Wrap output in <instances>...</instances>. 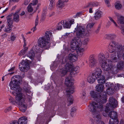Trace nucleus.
<instances>
[{
    "label": "nucleus",
    "mask_w": 124,
    "mask_h": 124,
    "mask_svg": "<svg viewBox=\"0 0 124 124\" xmlns=\"http://www.w3.org/2000/svg\"><path fill=\"white\" fill-rule=\"evenodd\" d=\"M74 20H71L69 21H67L65 20H62V22L63 27L64 28H70L71 25L73 24Z\"/></svg>",
    "instance_id": "nucleus-14"
},
{
    "label": "nucleus",
    "mask_w": 124,
    "mask_h": 124,
    "mask_svg": "<svg viewBox=\"0 0 124 124\" xmlns=\"http://www.w3.org/2000/svg\"><path fill=\"white\" fill-rule=\"evenodd\" d=\"M24 86L23 87L24 91L27 93L30 94L31 93V92L30 90V87L29 85H28V83L24 82L23 84Z\"/></svg>",
    "instance_id": "nucleus-24"
},
{
    "label": "nucleus",
    "mask_w": 124,
    "mask_h": 124,
    "mask_svg": "<svg viewBox=\"0 0 124 124\" xmlns=\"http://www.w3.org/2000/svg\"><path fill=\"white\" fill-rule=\"evenodd\" d=\"M116 8L117 9H121L122 7V5L120 3H116L115 5Z\"/></svg>",
    "instance_id": "nucleus-44"
},
{
    "label": "nucleus",
    "mask_w": 124,
    "mask_h": 124,
    "mask_svg": "<svg viewBox=\"0 0 124 124\" xmlns=\"http://www.w3.org/2000/svg\"><path fill=\"white\" fill-rule=\"evenodd\" d=\"M102 93V92L101 94L100 92L94 91H92L90 93L91 97L94 99L96 101L99 102V103H104L107 101V95L105 93L104 94Z\"/></svg>",
    "instance_id": "nucleus-5"
},
{
    "label": "nucleus",
    "mask_w": 124,
    "mask_h": 124,
    "mask_svg": "<svg viewBox=\"0 0 124 124\" xmlns=\"http://www.w3.org/2000/svg\"><path fill=\"white\" fill-rule=\"evenodd\" d=\"M29 2L28 1V0H26L25 1L24 3L25 5H27L28 4Z\"/></svg>",
    "instance_id": "nucleus-62"
},
{
    "label": "nucleus",
    "mask_w": 124,
    "mask_h": 124,
    "mask_svg": "<svg viewBox=\"0 0 124 124\" xmlns=\"http://www.w3.org/2000/svg\"><path fill=\"white\" fill-rule=\"evenodd\" d=\"M69 58L70 61L74 62L77 60V58L75 55L70 54H69Z\"/></svg>",
    "instance_id": "nucleus-29"
},
{
    "label": "nucleus",
    "mask_w": 124,
    "mask_h": 124,
    "mask_svg": "<svg viewBox=\"0 0 124 124\" xmlns=\"http://www.w3.org/2000/svg\"><path fill=\"white\" fill-rule=\"evenodd\" d=\"M17 98L19 99L18 101H19L20 99H19V98H18V97H16L15 100V101H14L13 98L11 97H10L9 98V100L11 103H12L13 104H15L16 103L17 104V102L16 101V99Z\"/></svg>",
    "instance_id": "nucleus-38"
},
{
    "label": "nucleus",
    "mask_w": 124,
    "mask_h": 124,
    "mask_svg": "<svg viewBox=\"0 0 124 124\" xmlns=\"http://www.w3.org/2000/svg\"><path fill=\"white\" fill-rule=\"evenodd\" d=\"M115 91L114 89L110 87L108 88L107 89L106 92L109 95H112L114 93Z\"/></svg>",
    "instance_id": "nucleus-31"
},
{
    "label": "nucleus",
    "mask_w": 124,
    "mask_h": 124,
    "mask_svg": "<svg viewBox=\"0 0 124 124\" xmlns=\"http://www.w3.org/2000/svg\"><path fill=\"white\" fill-rule=\"evenodd\" d=\"M13 20L16 23H18L20 21L19 19V16L18 14H13Z\"/></svg>",
    "instance_id": "nucleus-32"
},
{
    "label": "nucleus",
    "mask_w": 124,
    "mask_h": 124,
    "mask_svg": "<svg viewBox=\"0 0 124 124\" xmlns=\"http://www.w3.org/2000/svg\"><path fill=\"white\" fill-rule=\"evenodd\" d=\"M38 22L39 18L38 17V15H37L35 20V24L36 25V26H37L38 25Z\"/></svg>",
    "instance_id": "nucleus-53"
},
{
    "label": "nucleus",
    "mask_w": 124,
    "mask_h": 124,
    "mask_svg": "<svg viewBox=\"0 0 124 124\" xmlns=\"http://www.w3.org/2000/svg\"><path fill=\"white\" fill-rule=\"evenodd\" d=\"M20 109L21 111H22L23 112H24L25 111L26 109H24L22 108V107H20Z\"/></svg>",
    "instance_id": "nucleus-60"
},
{
    "label": "nucleus",
    "mask_w": 124,
    "mask_h": 124,
    "mask_svg": "<svg viewBox=\"0 0 124 124\" xmlns=\"http://www.w3.org/2000/svg\"><path fill=\"white\" fill-rule=\"evenodd\" d=\"M28 11L29 12H31L33 11V9L31 7V5L29 4L27 7Z\"/></svg>",
    "instance_id": "nucleus-46"
},
{
    "label": "nucleus",
    "mask_w": 124,
    "mask_h": 124,
    "mask_svg": "<svg viewBox=\"0 0 124 124\" xmlns=\"http://www.w3.org/2000/svg\"><path fill=\"white\" fill-rule=\"evenodd\" d=\"M38 0H33L32 1V2L30 4L31 5V4L33 5H35L38 3Z\"/></svg>",
    "instance_id": "nucleus-51"
},
{
    "label": "nucleus",
    "mask_w": 124,
    "mask_h": 124,
    "mask_svg": "<svg viewBox=\"0 0 124 124\" xmlns=\"http://www.w3.org/2000/svg\"><path fill=\"white\" fill-rule=\"evenodd\" d=\"M13 13H11L10 14L8 15L6 17L7 19V23L8 25H9L10 26H11L13 23V21L12 19V16Z\"/></svg>",
    "instance_id": "nucleus-19"
},
{
    "label": "nucleus",
    "mask_w": 124,
    "mask_h": 124,
    "mask_svg": "<svg viewBox=\"0 0 124 124\" xmlns=\"http://www.w3.org/2000/svg\"><path fill=\"white\" fill-rule=\"evenodd\" d=\"M93 115V117L95 122L97 124H98L101 122V117L100 112H98Z\"/></svg>",
    "instance_id": "nucleus-17"
},
{
    "label": "nucleus",
    "mask_w": 124,
    "mask_h": 124,
    "mask_svg": "<svg viewBox=\"0 0 124 124\" xmlns=\"http://www.w3.org/2000/svg\"><path fill=\"white\" fill-rule=\"evenodd\" d=\"M27 122V119L25 117H21L18 119V124H26Z\"/></svg>",
    "instance_id": "nucleus-25"
},
{
    "label": "nucleus",
    "mask_w": 124,
    "mask_h": 124,
    "mask_svg": "<svg viewBox=\"0 0 124 124\" xmlns=\"http://www.w3.org/2000/svg\"><path fill=\"white\" fill-rule=\"evenodd\" d=\"M73 68V66L71 63L70 62H68L66 63L65 67V69L68 71H70Z\"/></svg>",
    "instance_id": "nucleus-27"
},
{
    "label": "nucleus",
    "mask_w": 124,
    "mask_h": 124,
    "mask_svg": "<svg viewBox=\"0 0 124 124\" xmlns=\"http://www.w3.org/2000/svg\"><path fill=\"white\" fill-rule=\"evenodd\" d=\"M95 75H96V79L99 83L104 84L105 82V78L104 76L101 75L102 71L99 68H97L95 70Z\"/></svg>",
    "instance_id": "nucleus-11"
},
{
    "label": "nucleus",
    "mask_w": 124,
    "mask_h": 124,
    "mask_svg": "<svg viewBox=\"0 0 124 124\" xmlns=\"http://www.w3.org/2000/svg\"><path fill=\"white\" fill-rule=\"evenodd\" d=\"M96 79V75H95V73H93L91 75L88 77L87 80L89 83L92 84L94 82Z\"/></svg>",
    "instance_id": "nucleus-21"
},
{
    "label": "nucleus",
    "mask_w": 124,
    "mask_h": 124,
    "mask_svg": "<svg viewBox=\"0 0 124 124\" xmlns=\"http://www.w3.org/2000/svg\"><path fill=\"white\" fill-rule=\"evenodd\" d=\"M29 64L28 63L26 62L23 60L21 62V64L19 65V69L22 72L26 71L29 69ZM25 73L24 72H21L20 73V75L21 79L23 78L24 76Z\"/></svg>",
    "instance_id": "nucleus-9"
},
{
    "label": "nucleus",
    "mask_w": 124,
    "mask_h": 124,
    "mask_svg": "<svg viewBox=\"0 0 124 124\" xmlns=\"http://www.w3.org/2000/svg\"><path fill=\"white\" fill-rule=\"evenodd\" d=\"M105 1L107 6L108 7H109L110 6V3L109 0H105Z\"/></svg>",
    "instance_id": "nucleus-56"
},
{
    "label": "nucleus",
    "mask_w": 124,
    "mask_h": 124,
    "mask_svg": "<svg viewBox=\"0 0 124 124\" xmlns=\"http://www.w3.org/2000/svg\"><path fill=\"white\" fill-rule=\"evenodd\" d=\"M117 67L119 69L123 68L124 67V62L123 61H120L117 65Z\"/></svg>",
    "instance_id": "nucleus-36"
},
{
    "label": "nucleus",
    "mask_w": 124,
    "mask_h": 124,
    "mask_svg": "<svg viewBox=\"0 0 124 124\" xmlns=\"http://www.w3.org/2000/svg\"><path fill=\"white\" fill-rule=\"evenodd\" d=\"M13 27V25L11 26H10L9 25H8L5 27V29L4 30L5 32H6L9 33L12 30V28Z\"/></svg>",
    "instance_id": "nucleus-37"
},
{
    "label": "nucleus",
    "mask_w": 124,
    "mask_h": 124,
    "mask_svg": "<svg viewBox=\"0 0 124 124\" xmlns=\"http://www.w3.org/2000/svg\"><path fill=\"white\" fill-rule=\"evenodd\" d=\"M18 100L19 99L18 98L16 100L17 104L19 105L20 106V107H22L24 109H26L27 106L25 104H23L24 100L23 97L20 99L19 101H18Z\"/></svg>",
    "instance_id": "nucleus-18"
},
{
    "label": "nucleus",
    "mask_w": 124,
    "mask_h": 124,
    "mask_svg": "<svg viewBox=\"0 0 124 124\" xmlns=\"http://www.w3.org/2000/svg\"><path fill=\"white\" fill-rule=\"evenodd\" d=\"M92 5L93 7H97L98 6L99 4L98 2H95L92 3Z\"/></svg>",
    "instance_id": "nucleus-57"
},
{
    "label": "nucleus",
    "mask_w": 124,
    "mask_h": 124,
    "mask_svg": "<svg viewBox=\"0 0 124 124\" xmlns=\"http://www.w3.org/2000/svg\"><path fill=\"white\" fill-rule=\"evenodd\" d=\"M25 49H23L22 50H21L20 51L22 53V54H24V53H25Z\"/></svg>",
    "instance_id": "nucleus-61"
},
{
    "label": "nucleus",
    "mask_w": 124,
    "mask_h": 124,
    "mask_svg": "<svg viewBox=\"0 0 124 124\" xmlns=\"http://www.w3.org/2000/svg\"><path fill=\"white\" fill-rule=\"evenodd\" d=\"M21 79L20 76L16 75L13 77L11 79V81L9 84L20 85L21 82L20 81L19 79Z\"/></svg>",
    "instance_id": "nucleus-12"
},
{
    "label": "nucleus",
    "mask_w": 124,
    "mask_h": 124,
    "mask_svg": "<svg viewBox=\"0 0 124 124\" xmlns=\"http://www.w3.org/2000/svg\"><path fill=\"white\" fill-rule=\"evenodd\" d=\"M99 83V84H98L95 87L96 91L100 92L101 94V92H103V94H104L105 93L106 94L105 91H104V92H103V90L104 89L103 85L104 84Z\"/></svg>",
    "instance_id": "nucleus-16"
},
{
    "label": "nucleus",
    "mask_w": 124,
    "mask_h": 124,
    "mask_svg": "<svg viewBox=\"0 0 124 124\" xmlns=\"http://www.w3.org/2000/svg\"><path fill=\"white\" fill-rule=\"evenodd\" d=\"M116 35L114 34H110V39H113L116 38Z\"/></svg>",
    "instance_id": "nucleus-58"
},
{
    "label": "nucleus",
    "mask_w": 124,
    "mask_h": 124,
    "mask_svg": "<svg viewBox=\"0 0 124 124\" xmlns=\"http://www.w3.org/2000/svg\"><path fill=\"white\" fill-rule=\"evenodd\" d=\"M122 87L121 85L119 84H117L114 87L115 89V90H118L119 89Z\"/></svg>",
    "instance_id": "nucleus-45"
},
{
    "label": "nucleus",
    "mask_w": 124,
    "mask_h": 124,
    "mask_svg": "<svg viewBox=\"0 0 124 124\" xmlns=\"http://www.w3.org/2000/svg\"><path fill=\"white\" fill-rule=\"evenodd\" d=\"M52 36V33L51 31H46L44 36L42 37L50 41V38Z\"/></svg>",
    "instance_id": "nucleus-23"
},
{
    "label": "nucleus",
    "mask_w": 124,
    "mask_h": 124,
    "mask_svg": "<svg viewBox=\"0 0 124 124\" xmlns=\"http://www.w3.org/2000/svg\"><path fill=\"white\" fill-rule=\"evenodd\" d=\"M101 28L100 26H99L97 28V29H96L95 31V32L97 34L99 33V31Z\"/></svg>",
    "instance_id": "nucleus-59"
},
{
    "label": "nucleus",
    "mask_w": 124,
    "mask_h": 124,
    "mask_svg": "<svg viewBox=\"0 0 124 124\" xmlns=\"http://www.w3.org/2000/svg\"><path fill=\"white\" fill-rule=\"evenodd\" d=\"M76 110L75 107H73L71 109L70 114L72 117L74 116V114Z\"/></svg>",
    "instance_id": "nucleus-43"
},
{
    "label": "nucleus",
    "mask_w": 124,
    "mask_h": 124,
    "mask_svg": "<svg viewBox=\"0 0 124 124\" xmlns=\"http://www.w3.org/2000/svg\"><path fill=\"white\" fill-rule=\"evenodd\" d=\"M102 104L97 101H93L89 105L88 109L93 115L100 112L103 110Z\"/></svg>",
    "instance_id": "nucleus-6"
},
{
    "label": "nucleus",
    "mask_w": 124,
    "mask_h": 124,
    "mask_svg": "<svg viewBox=\"0 0 124 124\" xmlns=\"http://www.w3.org/2000/svg\"><path fill=\"white\" fill-rule=\"evenodd\" d=\"M74 32H76V36L71 41V48L73 50H77L78 47L80 46L81 43L79 38L83 36L85 34V29L83 26L77 25L75 28Z\"/></svg>",
    "instance_id": "nucleus-2"
},
{
    "label": "nucleus",
    "mask_w": 124,
    "mask_h": 124,
    "mask_svg": "<svg viewBox=\"0 0 124 124\" xmlns=\"http://www.w3.org/2000/svg\"><path fill=\"white\" fill-rule=\"evenodd\" d=\"M35 55V52L32 50H31L27 54L28 56L31 59L34 58Z\"/></svg>",
    "instance_id": "nucleus-33"
},
{
    "label": "nucleus",
    "mask_w": 124,
    "mask_h": 124,
    "mask_svg": "<svg viewBox=\"0 0 124 124\" xmlns=\"http://www.w3.org/2000/svg\"><path fill=\"white\" fill-rule=\"evenodd\" d=\"M49 1L50 3L48 6V8L50 9H52L53 8L55 5V0H49Z\"/></svg>",
    "instance_id": "nucleus-30"
},
{
    "label": "nucleus",
    "mask_w": 124,
    "mask_h": 124,
    "mask_svg": "<svg viewBox=\"0 0 124 124\" xmlns=\"http://www.w3.org/2000/svg\"><path fill=\"white\" fill-rule=\"evenodd\" d=\"M68 72L66 70H62L60 72V75L61 77L65 76Z\"/></svg>",
    "instance_id": "nucleus-42"
},
{
    "label": "nucleus",
    "mask_w": 124,
    "mask_h": 124,
    "mask_svg": "<svg viewBox=\"0 0 124 124\" xmlns=\"http://www.w3.org/2000/svg\"><path fill=\"white\" fill-rule=\"evenodd\" d=\"M93 6L92 3V2L89 3L88 4L85 6V8H90Z\"/></svg>",
    "instance_id": "nucleus-48"
},
{
    "label": "nucleus",
    "mask_w": 124,
    "mask_h": 124,
    "mask_svg": "<svg viewBox=\"0 0 124 124\" xmlns=\"http://www.w3.org/2000/svg\"><path fill=\"white\" fill-rule=\"evenodd\" d=\"M108 116L111 118L109 119V124H118L119 122L117 112L114 111H112L109 113Z\"/></svg>",
    "instance_id": "nucleus-10"
},
{
    "label": "nucleus",
    "mask_w": 124,
    "mask_h": 124,
    "mask_svg": "<svg viewBox=\"0 0 124 124\" xmlns=\"http://www.w3.org/2000/svg\"><path fill=\"white\" fill-rule=\"evenodd\" d=\"M104 38L105 39H110V34L105 35L104 37Z\"/></svg>",
    "instance_id": "nucleus-49"
},
{
    "label": "nucleus",
    "mask_w": 124,
    "mask_h": 124,
    "mask_svg": "<svg viewBox=\"0 0 124 124\" xmlns=\"http://www.w3.org/2000/svg\"><path fill=\"white\" fill-rule=\"evenodd\" d=\"M77 52V54L78 55L81 56L83 54V52L84 51V49L80 47V46L78 47Z\"/></svg>",
    "instance_id": "nucleus-35"
},
{
    "label": "nucleus",
    "mask_w": 124,
    "mask_h": 124,
    "mask_svg": "<svg viewBox=\"0 0 124 124\" xmlns=\"http://www.w3.org/2000/svg\"><path fill=\"white\" fill-rule=\"evenodd\" d=\"M94 18L95 20L100 19L103 15V13L102 11L99 10L97 11L94 14Z\"/></svg>",
    "instance_id": "nucleus-22"
},
{
    "label": "nucleus",
    "mask_w": 124,
    "mask_h": 124,
    "mask_svg": "<svg viewBox=\"0 0 124 124\" xmlns=\"http://www.w3.org/2000/svg\"><path fill=\"white\" fill-rule=\"evenodd\" d=\"M46 39L41 37L39 38L38 40V45L41 48H45L46 49H48L50 47V43Z\"/></svg>",
    "instance_id": "nucleus-8"
},
{
    "label": "nucleus",
    "mask_w": 124,
    "mask_h": 124,
    "mask_svg": "<svg viewBox=\"0 0 124 124\" xmlns=\"http://www.w3.org/2000/svg\"><path fill=\"white\" fill-rule=\"evenodd\" d=\"M62 21L60 22L58 24L57 27V29L58 30H60L62 28L63 25Z\"/></svg>",
    "instance_id": "nucleus-39"
},
{
    "label": "nucleus",
    "mask_w": 124,
    "mask_h": 124,
    "mask_svg": "<svg viewBox=\"0 0 124 124\" xmlns=\"http://www.w3.org/2000/svg\"><path fill=\"white\" fill-rule=\"evenodd\" d=\"M117 23L118 24L124 25V17L121 16L118 18Z\"/></svg>",
    "instance_id": "nucleus-34"
},
{
    "label": "nucleus",
    "mask_w": 124,
    "mask_h": 124,
    "mask_svg": "<svg viewBox=\"0 0 124 124\" xmlns=\"http://www.w3.org/2000/svg\"><path fill=\"white\" fill-rule=\"evenodd\" d=\"M94 23H88L86 25V30H87L86 35L87 36L90 33L89 31H90V29L94 25Z\"/></svg>",
    "instance_id": "nucleus-26"
},
{
    "label": "nucleus",
    "mask_w": 124,
    "mask_h": 124,
    "mask_svg": "<svg viewBox=\"0 0 124 124\" xmlns=\"http://www.w3.org/2000/svg\"><path fill=\"white\" fill-rule=\"evenodd\" d=\"M117 43L114 41H112L109 43L108 46V50L110 53H112L110 57V61L112 62H117L118 59L117 58L116 56L119 58L121 55H120L119 57L117 56L116 51L117 49Z\"/></svg>",
    "instance_id": "nucleus-4"
},
{
    "label": "nucleus",
    "mask_w": 124,
    "mask_h": 124,
    "mask_svg": "<svg viewBox=\"0 0 124 124\" xmlns=\"http://www.w3.org/2000/svg\"><path fill=\"white\" fill-rule=\"evenodd\" d=\"M112 108L111 106L110 105V104L109 103H107L106 104V109L105 111L106 112H108L110 110L111 108Z\"/></svg>",
    "instance_id": "nucleus-40"
},
{
    "label": "nucleus",
    "mask_w": 124,
    "mask_h": 124,
    "mask_svg": "<svg viewBox=\"0 0 124 124\" xmlns=\"http://www.w3.org/2000/svg\"><path fill=\"white\" fill-rule=\"evenodd\" d=\"M121 29L122 30L121 32L124 35V25H121Z\"/></svg>",
    "instance_id": "nucleus-54"
},
{
    "label": "nucleus",
    "mask_w": 124,
    "mask_h": 124,
    "mask_svg": "<svg viewBox=\"0 0 124 124\" xmlns=\"http://www.w3.org/2000/svg\"><path fill=\"white\" fill-rule=\"evenodd\" d=\"M20 85L9 84L11 89L13 91L12 92L13 95L16 97H18L19 99H20L23 97L21 92L22 89L19 86Z\"/></svg>",
    "instance_id": "nucleus-7"
},
{
    "label": "nucleus",
    "mask_w": 124,
    "mask_h": 124,
    "mask_svg": "<svg viewBox=\"0 0 124 124\" xmlns=\"http://www.w3.org/2000/svg\"><path fill=\"white\" fill-rule=\"evenodd\" d=\"M109 56V54L108 52H106L105 54L102 53H100L98 56V59L101 63L102 68L103 70L106 71V76L108 78H111L112 75L115 74V69L116 68L112 64H109V60H108V62L106 61Z\"/></svg>",
    "instance_id": "nucleus-1"
},
{
    "label": "nucleus",
    "mask_w": 124,
    "mask_h": 124,
    "mask_svg": "<svg viewBox=\"0 0 124 124\" xmlns=\"http://www.w3.org/2000/svg\"><path fill=\"white\" fill-rule=\"evenodd\" d=\"M109 102L111 107L115 108L116 107L117 104V102L116 99L112 97H111L109 98Z\"/></svg>",
    "instance_id": "nucleus-20"
},
{
    "label": "nucleus",
    "mask_w": 124,
    "mask_h": 124,
    "mask_svg": "<svg viewBox=\"0 0 124 124\" xmlns=\"http://www.w3.org/2000/svg\"><path fill=\"white\" fill-rule=\"evenodd\" d=\"M79 69V67L78 66H76L73 68V70L70 73L71 75H73V73L75 74L76 73V72Z\"/></svg>",
    "instance_id": "nucleus-41"
},
{
    "label": "nucleus",
    "mask_w": 124,
    "mask_h": 124,
    "mask_svg": "<svg viewBox=\"0 0 124 124\" xmlns=\"http://www.w3.org/2000/svg\"><path fill=\"white\" fill-rule=\"evenodd\" d=\"M64 6V1L63 0H59L57 2L56 7L57 8H62Z\"/></svg>",
    "instance_id": "nucleus-28"
},
{
    "label": "nucleus",
    "mask_w": 124,
    "mask_h": 124,
    "mask_svg": "<svg viewBox=\"0 0 124 124\" xmlns=\"http://www.w3.org/2000/svg\"><path fill=\"white\" fill-rule=\"evenodd\" d=\"M12 108L11 106H10L6 108L4 110V112L6 113H7L8 112L10 111Z\"/></svg>",
    "instance_id": "nucleus-50"
},
{
    "label": "nucleus",
    "mask_w": 124,
    "mask_h": 124,
    "mask_svg": "<svg viewBox=\"0 0 124 124\" xmlns=\"http://www.w3.org/2000/svg\"><path fill=\"white\" fill-rule=\"evenodd\" d=\"M89 41V39L88 38H86L83 41V43L84 45H86L87 44Z\"/></svg>",
    "instance_id": "nucleus-47"
},
{
    "label": "nucleus",
    "mask_w": 124,
    "mask_h": 124,
    "mask_svg": "<svg viewBox=\"0 0 124 124\" xmlns=\"http://www.w3.org/2000/svg\"><path fill=\"white\" fill-rule=\"evenodd\" d=\"M97 63V60H96L94 56L92 55L90 57L89 65L90 67L92 68L95 66L96 65Z\"/></svg>",
    "instance_id": "nucleus-15"
},
{
    "label": "nucleus",
    "mask_w": 124,
    "mask_h": 124,
    "mask_svg": "<svg viewBox=\"0 0 124 124\" xmlns=\"http://www.w3.org/2000/svg\"><path fill=\"white\" fill-rule=\"evenodd\" d=\"M116 52L117 56L119 57L122 54L124 58V45L123 46L121 45H118Z\"/></svg>",
    "instance_id": "nucleus-13"
},
{
    "label": "nucleus",
    "mask_w": 124,
    "mask_h": 124,
    "mask_svg": "<svg viewBox=\"0 0 124 124\" xmlns=\"http://www.w3.org/2000/svg\"><path fill=\"white\" fill-rule=\"evenodd\" d=\"M89 123L90 124H94V120H93V119L91 117L89 118Z\"/></svg>",
    "instance_id": "nucleus-55"
},
{
    "label": "nucleus",
    "mask_w": 124,
    "mask_h": 124,
    "mask_svg": "<svg viewBox=\"0 0 124 124\" xmlns=\"http://www.w3.org/2000/svg\"><path fill=\"white\" fill-rule=\"evenodd\" d=\"M15 68L14 67H12L8 70V71H12L14 70Z\"/></svg>",
    "instance_id": "nucleus-64"
},
{
    "label": "nucleus",
    "mask_w": 124,
    "mask_h": 124,
    "mask_svg": "<svg viewBox=\"0 0 124 124\" xmlns=\"http://www.w3.org/2000/svg\"><path fill=\"white\" fill-rule=\"evenodd\" d=\"M74 79L70 76L67 77L65 79V84L67 87H68L66 91L67 94L69 95L67 100L70 105L73 103V96L70 94L74 92V88L71 87L74 85Z\"/></svg>",
    "instance_id": "nucleus-3"
},
{
    "label": "nucleus",
    "mask_w": 124,
    "mask_h": 124,
    "mask_svg": "<svg viewBox=\"0 0 124 124\" xmlns=\"http://www.w3.org/2000/svg\"><path fill=\"white\" fill-rule=\"evenodd\" d=\"M19 0H9V1L10 2H17Z\"/></svg>",
    "instance_id": "nucleus-63"
},
{
    "label": "nucleus",
    "mask_w": 124,
    "mask_h": 124,
    "mask_svg": "<svg viewBox=\"0 0 124 124\" xmlns=\"http://www.w3.org/2000/svg\"><path fill=\"white\" fill-rule=\"evenodd\" d=\"M11 39L12 41H14L15 39L16 36L13 35V33H12L11 36Z\"/></svg>",
    "instance_id": "nucleus-52"
}]
</instances>
